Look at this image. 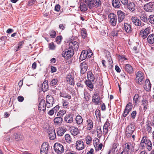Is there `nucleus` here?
Returning <instances> with one entry per match:
<instances>
[{
    "mask_svg": "<svg viewBox=\"0 0 154 154\" xmlns=\"http://www.w3.org/2000/svg\"><path fill=\"white\" fill-rule=\"evenodd\" d=\"M140 146L142 148L144 149L146 148L149 151H150L152 149V143L149 139H147L145 137H143L140 143Z\"/></svg>",
    "mask_w": 154,
    "mask_h": 154,
    "instance_id": "nucleus-1",
    "label": "nucleus"
},
{
    "mask_svg": "<svg viewBox=\"0 0 154 154\" xmlns=\"http://www.w3.org/2000/svg\"><path fill=\"white\" fill-rule=\"evenodd\" d=\"M135 144L132 143L128 142L124 145L125 154H132L134 150Z\"/></svg>",
    "mask_w": 154,
    "mask_h": 154,
    "instance_id": "nucleus-2",
    "label": "nucleus"
},
{
    "mask_svg": "<svg viewBox=\"0 0 154 154\" xmlns=\"http://www.w3.org/2000/svg\"><path fill=\"white\" fill-rule=\"evenodd\" d=\"M83 1L90 9L96 6L98 7L101 4L100 0H83Z\"/></svg>",
    "mask_w": 154,
    "mask_h": 154,
    "instance_id": "nucleus-3",
    "label": "nucleus"
},
{
    "mask_svg": "<svg viewBox=\"0 0 154 154\" xmlns=\"http://www.w3.org/2000/svg\"><path fill=\"white\" fill-rule=\"evenodd\" d=\"M55 151L57 153L60 154L63 152L64 148L63 146L60 143H56L54 146Z\"/></svg>",
    "mask_w": 154,
    "mask_h": 154,
    "instance_id": "nucleus-4",
    "label": "nucleus"
},
{
    "mask_svg": "<svg viewBox=\"0 0 154 154\" xmlns=\"http://www.w3.org/2000/svg\"><path fill=\"white\" fill-rule=\"evenodd\" d=\"M73 54L74 50L69 48L66 50L65 51H63L62 55L63 57L67 59L72 57Z\"/></svg>",
    "mask_w": 154,
    "mask_h": 154,
    "instance_id": "nucleus-5",
    "label": "nucleus"
},
{
    "mask_svg": "<svg viewBox=\"0 0 154 154\" xmlns=\"http://www.w3.org/2000/svg\"><path fill=\"white\" fill-rule=\"evenodd\" d=\"M144 9L146 12H152L154 11V2H150L144 5Z\"/></svg>",
    "mask_w": 154,
    "mask_h": 154,
    "instance_id": "nucleus-6",
    "label": "nucleus"
},
{
    "mask_svg": "<svg viewBox=\"0 0 154 154\" xmlns=\"http://www.w3.org/2000/svg\"><path fill=\"white\" fill-rule=\"evenodd\" d=\"M150 32V29L148 27H142L140 31V34L141 37L143 39L146 38Z\"/></svg>",
    "mask_w": 154,
    "mask_h": 154,
    "instance_id": "nucleus-7",
    "label": "nucleus"
},
{
    "mask_svg": "<svg viewBox=\"0 0 154 154\" xmlns=\"http://www.w3.org/2000/svg\"><path fill=\"white\" fill-rule=\"evenodd\" d=\"M135 125L133 123H131L127 128L126 131V135L128 137H130L135 130Z\"/></svg>",
    "mask_w": 154,
    "mask_h": 154,
    "instance_id": "nucleus-8",
    "label": "nucleus"
},
{
    "mask_svg": "<svg viewBox=\"0 0 154 154\" xmlns=\"http://www.w3.org/2000/svg\"><path fill=\"white\" fill-rule=\"evenodd\" d=\"M136 75V80L137 82L140 85L142 84L144 79L143 74L141 71H138L137 72Z\"/></svg>",
    "mask_w": 154,
    "mask_h": 154,
    "instance_id": "nucleus-9",
    "label": "nucleus"
},
{
    "mask_svg": "<svg viewBox=\"0 0 154 154\" xmlns=\"http://www.w3.org/2000/svg\"><path fill=\"white\" fill-rule=\"evenodd\" d=\"M131 20L135 25L139 26L141 28L145 27V24L143 23H142L139 19L132 17L131 18Z\"/></svg>",
    "mask_w": 154,
    "mask_h": 154,
    "instance_id": "nucleus-10",
    "label": "nucleus"
},
{
    "mask_svg": "<svg viewBox=\"0 0 154 154\" xmlns=\"http://www.w3.org/2000/svg\"><path fill=\"white\" fill-rule=\"evenodd\" d=\"M54 103V99L51 95H47L46 97V106L48 108L53 106Z\"/></svg>",
    "mask_w": 154,
    "mask_h": 154,
    "instance_id": "nucleus-11",
    "label": "nucleus"
},
{
    "mask_svg": "<svg viewBox=\"0 0 154 154\" xmlns=\"http://www.w3.org/2000/svg\"><path fill=\"white\" fill-rule=\"evenodd\" d=\"M49 145L47 143H44L42 145L40 153L41 154H47L48 152Z\"/></svg>",
    "mask_w": 154,
    "mask_h": 154,
    "instance_id": "nucleus-12",
    "label": "nucleus"
},
{
    "mask_svg": "<svg viewBox=\"0 0 154 154\" xmlns=\"http://www.w3.org/2000/svg\"><path fill=\"white\" fill-rule=\"evenodd\" d=\"M109 18L110 19V22L111 25L113 26L116 25L117 21V17L116 15L113 13H110L108 15Z\"/></svg>",
    "mask_w": 154,
    "mask_h": 154,
    "instance_id": "nucleus-13",
    "label": "nucleus"
},
{
    "mask_svg": "<svg viewBox=\"0 0 154 154\" xmlns=\"http://www.w3.org/2000/svg\"><path fill=\"white\" fill-rule=\"evenodd\" d=\"M69 48L73 50H78L79 47L78 43L77 42L74 40L71 41L69 42Z\"/></svg>",
    "mask_w": 154,
    "mask_h": 154,
    "instance_id": "nucleus-14",
    "label": "nucleus"
},
{
    "mask_svg": "<svg viewBox=\"0 0 154 154\" xmlns=\"http://www.w3.org/2000/svg\"><path fill=\"white\" fill-rule=\"evenodd\" d=\"M46 104L44 100L42 99L40 101L38 107V110L40 111H43L44 112L46 109Z\"/></svg>",
    "mask_w": 154,
    "mask_h": 154,
    "instance_id": "nucleus-15",
    "label": "nucleus"
},
{
    "mask_svg": "<svg viewBox=\"0 0 154 154\" xmlns=\"http://www.w3.org/2000/svg\"><path fill=\"white\" fill-rule=\"evenodd\" d=\"M73 114L69 113L66 114L64 117V121L68 123H71L73 121Z\"/></svg>",
    "mask_w": 154,
    "mask_h": 154,
    "instance_id": "nucleus-16",
    "label": "nucleus"
},
{
    "mask_svg": "<svg viewBox=\"0 0 154 154\" xmlns=\"http://www.w3.org/2000/svg\"><path fill=\"white\" fill-rule=\"evenodd\" d=\"M76 149L80 150L84 149L85 146L84 143L82 140H78L76 142Z\"/></svg>",
    "mask_w": 154,
    "mask_h": 154,
    "instance_id": "nucleus-17",
    "label": "nucleus"
},
{
    "mask_svg": "<svg viewBox=\"0 0 154 154\" xmlns=\"http://www.w3.org/2000/svg\"><path fill=\"white\" fill-rule=\"evenodd\" d=\"M80 72L81 74H84L88 69V65L85 62H83L80 65Z\"/></svg>",
    "mask_w": 154,
    "mask_h": 154,
    "instance_id": "nucleus-18",
    "label": "nucleus"
},
{
    "mask_svg": "<svg viewBox=\"0 0 154 154\" xmlns=\"http://www.w3.org/2000/svg\"><path fill=\"white\" fill-rule=\"evenodd\" d=\"M48 132L49 137L50 140H53L56 137V134L54 129H49Z\"/></svg>",
    "mask_w": 154,
    "mask_h": 154,
    "instance_id": "nucleus-19",
    "label": "nucleus"
},
{
    "mask_svg": "<svg viewBox=\"0 0 154 154\" xmlns=\"http://www.w3.org/2000/svg\"><path fill=\"white\" fill-rule=\"evenodd\" d=\"M66 131V129L65 128L63 127H60L57 129V134L60 136L63 135L64 134Z\"/></svg>",
    "mask_w": 154,
    "mask_h": 154,
    "instance_id": "nucleus-20",
    "label": "nucleus"
},
{
    "mask_svg": "<svg viewBox=\"0 0 154 154\" xmlns=\"http://www.w3.org/2000/svg\"><path fill=\"white\" fill-rule=\"evenodd\" d=\"M125 13L121 11H117L118 15V20L119 22H121L125 17Z\"/></svg>",
    "mask_w": 154,
    "mask_h": 154,
    "instance_id": "nucleus-21",
    "label": "nucleus"
},
{
    "mask_svg": "<svg viewBox=\"0 0 154 154\" xmlns=\"http://www.w3.org/2000/svg\"><path fill=\"white\" fill-rule=\"evenodd\" d=\"M100 98L99 97V94L97 93H96L94 94L92 97V101L96 104H98L100 103Z\"/></svg>",
    "mask_w": 154,
    "mask_h": 154,
    "instance_id": "nucleus-22",
    "label": "nucleus"
},
{
    "mask_svg": "<svg viewBox=\"0 0 154 154\" xmlns=\"http://www.w3.org/2000/svg\"><path fill=\"white\" fill-rule=\"evenodd\" d=\"M66 80L67 82L69 85H72L74 84V78L72 75L70 74L68 75Z\"/></svg>",
    "mask_w": 154,
    "mask_h": 154,
    "instance_id": "nucleus-23",
    "label": "nucleus"
},
{
    "mask_svg": "<svg viewBox=\"0 0 154 154\" xmlns=\"http://www.w3.org/2000/svg\"><path fill=\"white\" fill-rule=\"evenodd\" d=\"M151 88V85L148 79H146L145 82V85L144 87V89L146 91H149Z\"/></svg>",
    "mask_w": 154,
    "mask_h": 154,
    "instance_id": "nucleus-24",
    "label": "nucleus"
},
{
    "mask_svg": "<svg viewBox=\"0 0 154 154\" xmlns=\"http://www.w3.org/2000/svg\"><path fill=\"white\" fill-rule=\"evenodd\" d=\"M125 69L128 72L131 74L133 72V70L132 66L129 64L125 65Z\"/></svg>",
    "mask_w": 154,
    "mask_h": 154,
    "instance_id": "nucleus-25",
    "label": "nucleus"
},
{
    "mask_svg": "<svg viewBox=\"0 0 154 154\" xmlns=\"http://www.w3.org/2000/svg\"><path fill=\"white\" fill-rule=\"evenodd\" d=\"M124 28L125 31L128 33H130L131 32V26L129 24L125 23L124 25Z\"/></svg>",
    "mask_w": 154,
    "mask_h": 154,
    "instance_id": "nucleus-26",
    "label": "nucleus"
},
{
    "mask_svg": "<svg viewBox=\"0 0 154 154\" xmlns=\"http://www.w3.org/2000/svg\"><path fill=\"white\" fill-rule=\"evenodd\" d=\"M142 106H143V109L146 110L149 107V102L148 100L145 99H143L142 100Z\"/></svg>",
    "mask_w": 154,
    "mask_h": 154,
    "instance_id": "nucleus-27",
    "label": "nucleus"
},
{
    "mask_svg": "<svg viewBox=\"0 0 154 154\" xmlns=\"http://www.w3.org/2000/svg\"><path fill=\"white\" fill-rule=\"evenodd\" d=\"M48 80H45L42 85V88L43 92L47 91L48 89Z\"/></svg>",
    "mask_w": 154,
    "mask_h": 154,
    "instance_id": "nucleus-28",
    "label": "nucleus"
},
{
    "mask_svg": "<svg viewBox=\"0 0 154 154\" xmlns=\"http://www.w3.org/2000/svg\"><path fill=\"white\" fill-rule=\"evenodd\" d=\"M88 52L87 51L83 50L80 55V59L82 60L88 57Z\"/></svg>",
    "mask_w": 154,
    "mask_h": 154,
    "instance_id": "nucleus-29",
    "label": "nucleus"
},
{
    "mask_svg": "<svg viewBox=\"0 0 154 154\" xmlns=\"http://www.w3.org/2000/svg\"><path fill=\"white\" fill-rule=\"evenodd\" d=\"M13 137L16 141H17L22 140L23 138V136L20 133H17L14 134Z\"/></svg>",
    "mask_w": 154,
    "mask_h": 154,
    "instance_id": "nucleus-30",
    "label": "nucleus"
},
{
    "mask_svg": "<svg viewBox=\"0 0 154 154\" xmlns=\"http://www.w3.org/2000/svg\"><path fill=\"white\" fill-rule=\"evenodd\" d=\"M63 118L62 117H56L54 119V123L56 125H60L63 121Z\"/></svg>",
    "mask_w": 154,
    "mask_h": 154,
    "instance_id": "nucleus-31",
    "label": "nucleus"
},
{
    "mask_svg": "<svg viewBox=\"0 0 154 154\" xmlns=\"http://www.w3.org/2000/svg\"><path fill=\"white\" fill-rule=\"evenodd\" d=\"M88 6L84 2H81L80 4V8L81 11H85L87 10Z\"/></svg>",
    "mask_w": 154,
    "mask_h": 154,
    "instance_id": "nucleus-32",
    "label": "nucleus"
},
{
    "mask_svg": "<svg viewBox=\"0 0 154 154\" xmlns=\"http://www.w3.org/2000/svg\"><path fill=\"white\" fill-rule=\"evenodd\" d=\"M147 42L150 44L154 43V34H152L149 35L147 38Z\"/></svg>",
    "mask_w": 154,
    "mask_h": 154,
    "instance_id": "nucleus-33",
    "label": "nucleus"
},
{
    "mask_svg": "<svg viewBox=\"0 0 154 154\" xmlns=\"http://www.w3.org/2000/svg\"><path fill=\"white\" fill-rule=\"evenodd\" d=\"M87 78L88 80V81H90L92 82H93L95 79L93 74L90 71H88L87 72Z\"/></svg>",
    "mask_w": 154,
    "mask_h": 154,
    "instance_id": "nucleus-34",
    "label": "nucleus"
},
{
    "mask_svg": "<svg viewBox=\"0 0 154 154\" xmlns=\"http://www.w3.org/2000/svg\"><path fill=\"white\" fill-rule=\"evenodd\" d=\"M112 5L116 8H118L120 7L121 4L119 0H112Z\"/></svg>",
    "mask_w": 154,
    "mask_h": 154,
    "instance_id": "nucleus-35",
    "label": "nucleus"
},
{
    "mask_svg": "<svg viewBox=\"0 0 154 154\" xmlns=\"http://www.w3.org/2000/svg\"><path fill=\"white\" fill-rule=\"evenodd\" d=\"M60 96L67 98L69 100L71 98V96L65 92H60Z\"/></svg>",
    "mask_w": 154,
    "mask_h": 154,
    "instance_id": "nucleus-36",
    "label": "nucleus"
},
{
    "mask_svg": "<svg viewBox=\"0 0 154 154\" xmlns=\"http://www.w3.org/2000/svg\"><path fill=\"white\" fill-rule=\"evenodd\" d=\"M72 134L73 136H76L79 133L78 128L76 127L73 128L70 131Z\"/></svg>",
    "mask_w": 154,
    "mask_h": 154,
    "instance_id": "nucleus-37",
    "label": "nucleus"
},
{
    "mask_svg": "<svg viewBox=\"0 0 154 154\" xmlns=\"http://www.w3.org/2000/svg\"><path fill=\"white\" fill-rule=\"evenodd\" d=\"M85 83L87 87L90 89H89L90 91H91L93 89L94 86L91 81L86 80Z\"/></svg>",
    "mask_w": 154,
    "mask_h": 154,
    "instance_id": "nucleus-38",
    "label": "nucleus"
},
{
    "mask_svg": "<svg viewBox=\"0 0 154 154\" xmlns=\"http://www.w3.org/2000/svg\"><path fill=\"white\" fill-rule=\"evenodd\" d=\"M88 122L87 124V129L89 130H91L93 126V123L92 120L88 119L87 120Z\"/></svg>",
    "mask_w": 154,
    "mask_h": 154,
    "instance_id": "nucleus-39",
    "label": "nucleus"
},
{
    "mask_svg": "<svg viewBox=\"0 0 154 154\" xmlns=\"http://www.w3.org/2000/svg\"><path fill=\"white\" fill-rule=\"evenodd\" d=\"M127 8L130 11H134L135 10V6L133 2L129 3L127 4Z\"/></svg>",
    "mask_w": 154,
    "mask_h": 154,
    "instance_id": "nucleus-40",
    "label": "nucleus"
},
{
    "mask_svg": "<svg viewBox=\"0 0 154 154\" xmlns=\"http://www.w3.org/2000/svg\"><path fill=\"white\" fill-rule=\"evenodd\" d=\"M76 122L78 125L81 124L83 121L82 117L80 116H77L75 118Z\"/></svg>",
    "mask_w": 154,
    "mask_h": 154,
    "instance_id": "nucleus-41",
    "label": "nucleus"
},
{
    "mask_svg": "<svg viewBox=\"0 0 154 154\" xmlns=\"http://www.w3.org/2000/svg\"><path fill=\"white\" fill-rule=\"evenodd\" d=\"M97 136L100 138L102 135V133L100 126H98L97 129Z\"/></svg>",
    "mask_w": 154,
    "mask_h": 154,
    "instance_id": "nucleus-42",
    "label": "nucleus"
},
{
    "mask_svg": "<svg viewBox=\"0 0 154 154\" xmlns=\"http://www.w3.org/2000/svg\"><path fill=\"white\" fill-rule=\"evenodd\" d=\"M65 138L66 141L69 143L72 142V139L69 134H66L65 136Z\"/></svg>",
    "mask_w": 154,
    "mask_h": 154,
    "instance_id": "nucleus-43",
    "label": "nucleus"
},
{
    "mask_svg": "<svg viewBox=\"0 0 154 154\" xmlns=\"http://www.w3.org/2000/svg\"><path fill=\"white\" fill-rule=\"evenodd\" d=\"M81 35L83 38H86L87 35L86 30L84 28H82L81 30Z\"/></svg>",
    "mask_w": 154,
    "mask_h": 154,
    "instance_id": "nucleus-44",
    "label": "nucleus"
},
{
    "mask_svg": "<svg viewBox=\"0 0 154 154\" xmlns=\"http://www.w3.org/2000/svg\"><path fill=\"white\" fill-rule=\"evenodd\" d=\"M58 83L57 78L55 77L50 82V85L54 86L56 85Z\"/></svg>",
    "mask_w": 154,
    "mask_h": 154,
    "instance_id": "nucleus-45",
    "label": "nucleus"
},
{
    "mask_svg": "<svg viewBox=\"0 0 154 154\" xmlns=\"http://www.w3.org/2000/svg\"><path fill=\"white\" fill-rule=\"evenodd\" d=\"M140 19L143 22H146L147 19L146 14H140Z\"/></svg>",
    "mask_w": 154,
    "mask_h": 154,
    "instance_id": "nucleus-46",
    "label": "nucleus"
},
{
    "mask_svg": "<svg viewBox=\"0 0 154 154\" xmlns=\"http://www.w3.org/2000/svg\"><path fill=\"white\" fill-rule=\"evenodd\" d=\"M86 143L87 144H89L91 143L92 141V139L91 137L89 136H87L85 138Z\"/></svg>",
    "mask_w": 154,
    "mask_h": 154,
    "instance_id": "nucleus-47",
    "label": "nucleus"
},
{
    "mask_svg": "<svg viewBox=\"0 0 154 154\" xmlns=\"http://www.w3.org/2000/svg\"><path fill=\"white\" fill-rule=\"evenodd\" d=\"M66 113V111L65 110H62L59 111L57 113V116L59 117L63 116Z\"/></svg>",
    "mask_w": 154,
    "mask_h": 154,
    "instance_id": "nucleus-48",
    "label": "nucleus"
},
{
    "mask_svg": "<svg viewBox=\"0 0 154 154\" xmlns=\"http://www.w3.org/2000/svg\"><path fill=\"white\" fill-rule=\"evenodd\" d=\"M49 34L51 38H55L56 36V32L54 30H51L49 32Z\"/></svg>",
    "mask_w": 154,
    "mask_h": 154,
    "instance_id": "nucleus-49",
    "label": "nucleus"
},
{
    "mask_svg": "<svg viewBox=\"0 0 154 154\" xmlns=\"http://www.w3.org/2000/svg\"><path fill=\"white\" fill-rule=\"evenodd\" d=\"M63 106L64 108H67L68 107L69 102L65 100H62Z\"/></svg>",
    "mask_w": 154,
    "mask_h": 154,
    "instance_id": "nucleus-50",
    "label": "nucleus"
},
{
    "mask_svg": "<svg viewBox=\"0 0 154 154\" xmlns=\"http://www.w3.org/2000/svg\"><path fill=\"white\" fill-rule=\"evenodd\" d=\"M132 104L131 103H129L126 105L125 108V109L131 111V109H132Z\"/></svg>",
    "mask_w": 154,
    "mask_h": 154,
    "instance_id": "nucleus-51",
    "label": "nucleus"
},
{
    "mask_svg": "<svg viewBox=\"0 0 154 154\" xmlns=\"http://www.w3.org/2000/svg\"><path fill=\"white\" fill-rule=\"evenodd\" d=\"M149 20L151 24H154V16L150 15L149 17Z\"/></svg>",
    "mask_w": 154,
    "mask_h": 154,
    "instance_id": "nucleus-52",
    "label": "nucleus"
},
{
    "mask_svg": "<svg viewBox=\"0 0 154 154\" xmlns=\"http://www.w3.org/2000/svg\"><path fill=\"white\" fill-rule=\"evenodd\" d=\"M133 100L134 103L136 104L138 101V94H135L133 98Z\"/></svg>",
    "mask_w": 154,
    "mask_h": 154,
    "instance_id": "nucleus-53",
    "label": "nucleus"
},
{
    "mask_svg": "<svg viewBox=\"0 0 154 154\" xmlns=\"http://www.w3.org/2000/svg\"><path fill=\"white\" fill-rule=\"evenodd\" d=\"M110 124L107 121L106 122L103 126V128L108 130L109 128H110L109 127H109L110 126Z\"/></svg>",
    "mask_w": 154,
    "mask_h": 154,
    "instance_id": "nucleus-54",
    "label": "nucleus"
},
{
    "mask_svg": "<svg viewBox=\"0 0 154 154\" xmlns=\"http://www.w3.org/2000/svg\"><path fill=\"white\" fill-rule=\"evenodd\" d=\"M62 39L61 36L59 35L57 36L56 38V40L57 44H59Z\"/></svg>",
    "mask_w": 154,
    "mask_h": 154,
    "instance_id": "nucleus-55",
    "label": "nucleus"
},
{
    "mask_svg": "<svg viewBox=\"0 0 154 154\" xmlns=\"http://www.w3.org/2000/svg\"><path fill=\"white\" fill-rule=\"evenodd\" d=\"M118 32L117 30H113L111 33V35L113 37L117 36L118 34Z\"/></svg>",
    "mask_w": 154,
    "mask_h": 154,
    "instance_id": "nucleus-56",
    "label": "nucleus"
},
{
    "mask_svg": "<svg viewBox=\"0 0 154 154\" xmlns=\"http://www.w3.org/2000/svg\"><path fill=\"white\" fill-rule=\"evenodd\" d=\"M95 114L97 118H100V111L99 110H96L95 111Z\"/></svg>",
    "mask_w": 154,
    "mask_h": 154,
    "instance_id": "nucleus-57",
    "label": "nucleus"
},
{
    "mask_svg": "<svg viewBox=\"0 0 154 154\" xmlns=\"http://www.w3.org/2000/svg\"><path fill=\"white\" fill-rule=\"evenodd\" d=\"M137 112L136 111H134L132 112L131 114V117L133 119H134L135 118Z\"/></svg>",
    "mask_w": 154,
    "mask_h": 154,
    "instance_id": "nucleus-58",
    "label": "nucleus"
},
{
    "mask_svg": "<svg viewBox=\"0 0 154 154\" xmlns=\"http://www.w3.org/2000/svg\"><path fill=\"white\" fill-rule=\"evenodd\" d=\"M130 111H129V110H128L127 109H125L124 110V113L123 114V116L124 117H125L129 113Z\"/></svg>",
    "mask_w": 154,
    "mask_h": 154,
    "instance_id": "nucleus-59",
    "label": "nucleus"
},
{
    "mask_svg": "<svg viewBox=\"0 0 154 154\" xmlns=\"http://www.w3.org/2000/svg\"><path fill=\"white\" fill-rule=\"evenodd\" d=\"M60 107L58 105H57L52 109L55 113H56L59 110Z\"/></svg>",
    "mask_w": 154,
    "mask_h": 154,
    "instance_id": "nucleus-60",
    "label": "nucleus"
},
{
    "mask_svg": "<svg viewBox=\"0 0 154 154\" xmlns=\"http://www.w3.org/2000/svg\"><path fill=\"white\" fill-rule=\"evenodd\" d=\"M60 6L59 5H57L55 6L54 10L57 11H59L60 10Z\"/></svg>",
    "mask_w": 154,
    "mask_h": 154,
    "instance_id": "nucleus-61",
    "label": "nucleus"
},
{
    "mask_svg": "<svg viewBox=\"0 0 154 154\" xmlns=\"http://www.w3.org/2000/svg\"><path fill=\"white\" fill-rule=\"evenodd\" d=\"M55 46L53 42H51L49 44V48L51 49H54L55 48Z\"/></svg>",
    "mask_w": 154,
    "mask_h": 154,
    "instance_id": "nucleus-62",
    "label": "nucleus"
},
{
    "mask_svg": "<svg viewBox=\"0 0 154 154\" xmlns=\"http://www.w3.org/2000/svg\"><path fill=\"white\" fill-rule=\"evenodd\" d=\"M122 3L124 5H127L128 3V0H120Z\"/></svg>",
    "mask_w": 154,
    "mask_h": 154,
    "instance_id": "nucleus-63",
    "label": "nucleus"
},
{
    "mask_svg": "<svg viewBox=\"0 0 154 154\" xmlns=\"http://www.w3.org/2000/svg\"><path fill=\"white\" fill-rule=\"evenodd\" d=\"M101 34L103 35L106 36L108 35V33L106 30H102L101 32Z\"/></svg>",
    "mask_w": 154,
    "mask_h": 154,
    "instance_id": "nucleus-64",
    "label": "nucleus"
}]
</instances>
